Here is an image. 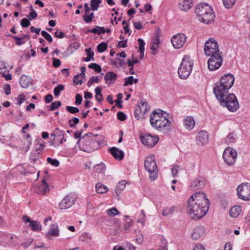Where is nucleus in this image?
Segmentation results:
<instances>
[{
  "mask_svg": "<svg viewBox=\"0 0 250 250\" xmlns=\"http://www.w3.org/2000/svg\"><path fill=\"white\" fill-rule=\"evenodd\" d=\"M97 136L92 133H87L78 140L77 144L81 150L90 153L98 149L100 144L96 140Z\"/></svg>",
  "mask_w": 250,
  "mask_h": 250,
  "instance_id": "obj_4",
  "label": "nucleus"
},
{
  "mask_svg": "<svg viewBox=\"0 0 250 250\" xmlns=\"http://www.w3.org/2000/svg\"><path fill=\"white\" fill-rule=\"evenodd\" d=\"M101 3V0H92L91 1V9L93 11L97 10Z\"/></svg>",
  "mask_w": 250,
  "mask_h": 250,
  "instance_id": "obj_42",
  "label": "nucleus"
},
{
  "mask_svg": "<svg viewBox=\"0 0 250 250\" xmlns=\"http://www.w3.org/2000/svg\"><path fill=\"white\" fill-rule=\"evenodd\" d=\"M222 1L226 8H230L234 4L236 0H222Z\"/></svg>",
  "mask_w": 250,
  "mask_h": 250,
  "instance_id": "obj_45",
  "label": "nucleus"
},
{
  "mask_svg": "<svg viewBox=\"0 0 250 250\" xmlns=\"http://www.w3.org/2000/svg\"><path fill=\"white\" fill-rule=\"evenodd\" d=\"M55 36L58 38L62 39L65 36V34L57 30L55 33Z\"/></svg>",
  "mask_w": 250,
  "mask_h": 250,
  "instance_id": "obj_62",
  "label": "nucleus"
},
{
  "mask_svg": "<svg viewBox=\"0 0 250 250\" xmlns=\"http://www.w3.org/2000/svg\"><path fill=\"white\" fill-rule=\"evenodd\" d=\"M41 35L49 42H52V38L51 35L45 31L41 32Z\"/></svg>",
  "mask_w": 250,
  "mask_h": 250,
  "instance_id": "obj_52",
  "label": "nucleus"
},
{
  "mask_svg": "<svg viewBox=\"0 0 250 250\" xmlns=\"http://www.w3.org/2000/svg\"><path fill=\"white\" fill-rule=\"evenodd\" d=\"M77 197L76 194L70 193L66 195L59 204L61 209H66L73 205L76 201Z\"/></svg>",
  "mask_w": 250,
  "mask_h": 250,
  "instance_id": "obj_13",
  "label": "nucleus"
},
{
  "mask_svg": "<svg viewBox=\"0 0 250 250\" xmlns=\"http://www.w3.org/2000/svg\"><path fill=\"white\" fill-rule=\"evenodd\" d=\"M106 213L109 217H114L116 215L120 214L119 211L115 207H113L107 209Z\"/></svg>",
  "mask_w": 250,
  "mask_h": 250,
  "instance_id": "obj_36",
  "label": "nucleus"
},
{
  "mask_svg": "<svg viewBox=\"0 0 250 250\" xmlns=\"http://www.w3.org/2000/svg\"><path fill=\"white\" fill-rule=\"evenodd\" d=\"M79 239L81 241L90 245L92 240V236L87 232H84L80 235Z\"/></svg>",
  "mask_w": 250,
  "mask_h": 250,
  "instance_id": "obj_26",
  "label": "nucleus"
},
{
  "mask_svg": "<svg viewBox=\"0 0 250 250\" xmlns=\"http://www.w3.org/2000/svg\"><path fill=\"white\" fill-rule=\"evenodd\" d=\"M64 88V85L62 84H59L54 89V94L55 96H58L61 91L63 90Z\"/></svg>",
  "mask_w": 250,
  "mask_h": 250,
  "instance_id": "obj_46",
  "label": "nucleus"
},
{
  "mask_svg": "<svg viewBox=\"0 0 250 250\" xmlns=\"http://www.w3.org/2000/svg\"><path fill=\"white\" fill-rule=\"evenodd\" d=\"M117 78V75L112 71L108 72L104 76V80L106 83H113Z\"/></svg>",
  "mask_w": 250,
  "mask_h": 250,
  "instance_id": "obj_24",
  "label": "nucleus"
},
{
  "mask_svg": "<svg viewBox=\"0 0 250 250\" xmlns=\"http://www.w3.org/2000/svg\"><path fill=\"white\" fill-rule=\"evenodd\" d=\"M234 80L233 75L230 73L225 74L222 76L219 83H217L213 88L214 95L220 96L222 92H228L229 89L233 85Z\"/></svg>",
  "mask_w": 250,
  "mask_h": 250,
  "instance_id": "obj_6",
  "label": "nucleus"
},
{
  "mask_svg": "<svg viewBox=\"0 0 250 250\" xmlns=\"http://www.w3.org/2000/svg\"><path fill=\"white\" fill-rule=\"evenodd\" d=\"M146 221V215L144 210H142L140 212L139 219L137 220L138 223H141L143 225H144Z\"/></svg>",
  "mask_w": 250,
  "mask_h": 250,
  "instance_id": "obj_47",
  "label": "nucleus"
},
{
  "mask_svg": "<svg viewBox=\"0 0 250 250\" xmlns=\"http://www.w3.org/2000/svg\"><path fill=\"white\" fill-rule=\"evenodd\" d=\"M105 166L104 163L97 164L95 165L94 167L95 171L98 173L104 172L105 170Z\"/></svg>",
  "mask_w": 250,
  "mask_h": 250,
  "instance_id": "obj_38",
  "label": "nucleus"
},
{
  "mask_svg": "<svg viewBox=\"0 0 250 250\" xmlns=\"http://www.w3.org/2000/svg\"><path fill=\"white\" fill-rule=\"evenodd\" d=\"M205 186L204 181L203 180H195L191 185L193 189H197L198 188H202Z\"/></svg>",
  "mask_w": 250,
  "mask_h": 250,
  "instance_id": "obj_34",
  "label": "nucleus"
},
{
  "mask_svg": "<svg viewBox=\"0 0 250 250\" xmlns=\"http://www.w3.org/2000/svg\"><path fill=\"white\" fill-rule=\"evenodd\" d=\"M30 137H31V136L29 134H27L26 135V138L27 139H29L28 140H27V146L26 147H23V149L25 150V151H27L29 148H30V146H31V140L30 139Z\"/></svg>",
  "mask_w": 250,
  "mask_h": 250,
  "instance_id": "obj_59",
  "label": "nucleus"
},
{
  "mask_svg": "<svg viewBox=\"0 0 250 250\" xmlns=\"http://www.w3.org/2000/svg\"><path fill=\"white\" fill-rule=\"evenodd\" d=\"M221 105L225 106L231 112H235L239 107V103L235 95L233 93L222 92L220 96L215 95Z\"/></svg>",
  "mask_w": 250,
  "mask_h": 250,
  "instance_id": "obj_5",
  "label": "nucleus"
},
{
  "mask_svg": "<svg viewBox=\"0 0 250 250\" xmlns=\"http://www.w3.org/2000/svg\"><path fill=\"white\" fill-rule=\"evenodd\" d=\"M88 67L91 69H93L95 71L98 72H100L102 70L101 67L95 63H92L88 65Z\"/></svg>",
  "mask_w": 250,
  "mask_h": 250,
  "instance_id": "obj_50",
  "label": "nucleus"
},
{
  "mask_svg": "<svg viewBox=\"0 0 250 250\" xmlns=\"http://www.w3.org/2000/svg\"><path fill=\"white\" fill-rule=\"evenodd\" d=\"M85 52L87 54V57L86 58L84 59V61L89 62L91 60H94V58L93 57L94 52L91 51V48H86L85 49Z\"/></svg>",
  "mask_w": 250,
  "mask_h": 250,
  "instance_id": "obj_39",
  "label": "nucleus"
},
{
  "mask_svg": "<svg viewBox=\"0 0 250 250\" xmlns=\"http://www.w3.org/2000/svg\"><path fill=\"white\" fill-rule=\"evenodd\" d=\"M208 134L205 130L199 131L196 136V143L199 146H203L208 143Z\"/></svg>",
  "mask_w": 250,
  "mask_h": 250,
  "instance_id": "obj_17",
  "label": "nucleus"
},
{
  "mask_svg": "<svg viewBox=\"0 0 250 250\" xmlns=\"http://www.w3.org/2000/svg\"><path fill=\"white\" fill-rule=\"evenodd\" d=\"M126 184V182L125 180H122L118 183L115 190L117 195H119L121 191L125 189Z\"/></svg>",
  "mask_w": 250,
  "mask_h": 250,
  "instance_id": "obj_33",
  "label": "nucleus"
},
{
  "mask_svg": "<svg viewBox=\"0 0 250 250\" xmlns=\"http://www.w3.org/2000/svg\"><path fill=\"white\" fill-rule=\"evenodd\" d=\"M31 82V79L30 77L25 75H22L20 80V84L23 88H27L29 86Z\"/></svg>",
  "mask_w": 250,
  "mask_h": 250,
  "instance_id": "obj_28",
  "label": "nucleus"
},
{
  "mask_svg": "<svg viewBox=\"0 0 250 250\" xmlns=\"http://www.w3.org/2000/svg\"><path fill=\"white\" fill-rule=\"evenodd\" d=\"M235 140V139L233 134L230 133L226 137L225 139V142L226 144L229 145L234 143Z\"/></svg>",
  "mask_w": 250,
  "mask_h": 250,
  "instance_id": "obj_43",
  "label": "nucleus"
},
{
  "mask_svg": "<svg viewBox=\"0 0 250 250\" xmlns=\"http://www.w3.org/2000/svg\"><path fill=\"white\" fill-rule=\"evenodd\" d=\"M107 47V43L104 42H102L97 45V49L99 52L102 53L106 49Z\"/></svg>",
  "mask_w": 250,
  "mask_h": 250,
  "instance_id": "obj_44",
  "label": "nucleus"
},
{
  "mask_svg": "<svg viewBox=\"0 0 250 250\" xmlns=\"http://www.w3.org/2000/svg\"><path fill=\"white\" fill-rule=\"evenodd\" d=\"M109 151L116 159L119 160L123 159L124 155L123 151L113 147L109 149Z\"/></svg>",
  "mask_w": 250,
  "mask_h": 250,
  "instance_id": "obj_25",
  "label": "nucleus"
},
{
  "mask_svg": "<svg viewBox=\"0 0 250 250\" xmlns=\"http://www.w3.org/2000/svg\"><path fill=\"white\" fill-rule=\"evenodd\" d=\"M186 40L187 37L184 34L178 33L172 37L171 42L175 48L178 49L185 44Z\"/></svg>",
  "mask_w": 250,
  "mask_h": 250,
  "instance_id": "obj_15",
  "label": "nucleus"
},
{
  "mask_svg": "<svg viewBox=\"0 0 250 250\" xmlns=\"http://www.w3.org/2000/svg\"><path fill=\"white\" fill-rule=\"evenodd\" d=\"M22 219L25 222L30 223L29 226L31 227V229L33 231H39L41 229L42 226L38 221H31L30 218L27 216H23Z\"/></svg>",
  "mask_w": 250,
  "mask_h": 250,
  "instance_id": "obj_19",
  "label": "nucleus"
},
{
  "mask_svg": "<svg viewBox=\"0 0 250 250\" xmlns=\"http://www.w3.org/2000/svg\"><path fill=\"white\" fill-rule=\"evenodd\" d=\"M179 169V167L178 166H174L171 168V172L173 177H175L177 175L178 170Z\"/></svg>",
  "mask_w": 250,
  "mask_h": 250,
  "instance_id": "obj_60",
  "label": "nucleus"
},
{
  "mask_svg": "<svg viewBox=\"0 0 250 250\" xmlns=\"http://www.w3.org/2000/svg\"><path fill=\"white\" fill-rule=\"evenodd\" d=\"M133 83V77L132 76H129L128 77L125 78V83L124 86H125L128 85L132 84Z\"/></svg>",
  "mask_w": 250,
  "mask_h": 250,
  "instance_id": "obj_55",
  "label": "nucleus"
},
{
  "mask_svg": "<svg viewBox=\"0 0 250 250\" xmlns=\"http://www.w3.org/2000/svg\"><path fill=\"white\" fill-rule=\"evenodd\" d=\"M138 42L139 44V51L140 52V58L143 59L144 56L145 42L142 39H139Z\"/></svg>",
  "mask_w": 250,
  "mask_h": 250,
  "instance_id": "obj_35",
  "label": "nucleus"
},
{
  "mask_svg": "<svg viewBox=\"0 0 250 250\" xmlns=\"http://www.w3.org/2000/svg\"><path fill=\"white\" fill-rule=\"evenodd\" d=\"M37 13L35 11L33 12H30L29 15L27 16V17L30 20H32V19H35L37 17Z\"/></svg>",
  "mask_w": 250,
  "mask_h": 250,
  "instance_id": "obj_63",
  "label": "nucleus"
},
{
  "mask_svg": "<svg viewBox=\"0 0 250 250\" xmlns=\"http://www.w3.org/2000/svg\"><path fill=\"white\" fill-rule=\"evenodd\" d=\"M96 190L98 193L104 194L108 190V188L103 184L98 183L96 185Z\"/></svg>",
  "mask_w": 250,
  "mask_h": 250,
  "instance_id": "obj_31",
  "label": "nucleus"
},
{
  "mask_svg": "<svg viewBox=\"0 0 250 250\" xmlns=\"http://www.w3.org/2000/svg\"><path fill=\"white\" fill-rule=\"evenodd\" d=\"M21 24L23 27H27L29 26L30 22L28 19L26 18H23L21 21Z\"/></svg>",
  "mask_w": 250,
  "mask_h": 250,
  "instance_id": "obj_58",
  "label": "nucleus"
},
{
  "mask_svg": "<svg viewBox=\"0 0 250 250\" xmlns=\"http://www.w3.org/2000/svg\"><path fill=\"white\" fill-rule=\"evenodd\" d=\"M0 74L7 81L12 79L11 75L8 72L5 63L2 62H0Z\"/></svg>",
  "mask_w": 250,
  "mask_h": 250,
  "instance_id": "obj_21",
  "label": "nucleus"
},
{
  "mask_svg": "<svg viewBox=\"0 0 250 250\" xmlns=\"http://www.w3.org/2000/svg\"><path fill=\"white\" fill-rule=\"evenodd\" d=\"M66 109L67 110V111L69 112L70 113L72 114H75L79 112V108L76 107L71 106H66Z\"/></svg>",
  "mask_w": 250,
  "mask_h": 250,
  "instance_id": "obj_53",
  "label": "nucleus"
},
{
  "mask_svg": "<svg viewBox=\"0 0 250 250\" xmlns=\"http://www.w3.org/2000/svg\"><path fill=\"white\" fill-rule=\"evenodd\" d=\"M204 52L206 55L209 57L222 54L219 49L217 42L212 38L206 42L204 46Z\"/></svg>",
  "mask_w": 250,
  "mask_h": 250,
  "instance_id": "obj_9",
  "label": "nucleus"
},
{
  "mask_svg": "<svg viewBox=\"0 0 250 250\" xmlns=\"http://www.w3.org/2000/svg\"><path fill=\"white\" fill-rule=\"evenodd\" d=\"M191 1L190 0H183L179 3V8L183 11H187L191 7Z\"/></svg>",
  "mask_w": 250,
  "mask_h": 250,
  "instance_id": "obj_27",
  "label": "nucleus"
},
{
  "mask_svg": "<svg viewBox=\"0 0 250 250\" xmlns=\"http://www.w3.org/2000/svg\"><path fill=\"white\" fill-rule=\"evenodd\" d=\"M47 161L48 163L54 167H58L59 165V161L56 159H53L50 157L47 158Z\"/></svg>",
  "mask_w": 250,
  "mask_h": 250,
  "instance_id": "obj_54",
  "label": "nucleus"
},
{
  "mask_svg": "<svg viewBox=\"0 0 250 250\" xmlns=\"http://www.w3.org/2000/svg\"><path fill=\"white\" fill-rule=\"evenodd\" d=\"M62 104L60 101H56L51 103L50 107V110L53 111L60 107Z\"/></svg>",
  "mask_w": 250,
  "mask_h": 250,
  "instance_id": "obj_49",
  "label": "nucleus"
},
{
  "mask_svg": "<svg viewBox=\"0 0 250 250\" xmlns=\"http://www.w3.org/2000/svg\"><path fill=\"white\" fill-rule=\"evenodd\" d=\"M149 110V106L145 101L142 100L136 107L134 114L137 120H143L145 118V114Z\"/></svg>",
  "mask_w": 250,
  "mask_h": 250,
  "instance_id": "obj_11",
  "label": "nucleus"
},
{
  "mask_svg": "<svg viewBox=\"0 0 250 250\" xmlns=\"http://www.w3.org/2000/svg\"><path fill=\"white\" fill-rule=\"evenodd\" d=\"M145 167L150 174L149 179L154 181L157 177V167L154 155H151L146 157L145 161Z\"/></svg>",
  "mask_w": 250,
  "mask_h": 250,
  "instance_id": "obj_8",
  "label": "nucleus"
},
{
  "mask_svg": "<svg viewBox=\"0 0 250 250\" xmlns=\"http://www.w3.org/2000/svg\"><path fill=\"white\" fill-rule=\"evenodd\" d=\"M239 198L244 201L250 200V184L248 183L240 184L237 188Z\"/></svg>",
  "mask_w": 250,
  "mask_h": 250,
  "instance_id": "obj_10",
  "label": "nucleus"
},
{
  "mask_svg": "<svg viewBox=\"0 0 250 250\" xmlns=\"http://www.w3.org/2000/svg\"><path fill=\"white\" fill-rule=\"evenodd\" d=\"M142 143L149 147L154 146L159 140L157 136H153L150 134H145L140 137Z\"/></svg>",
  "mask_w": 250,
  "mask_h": 250,
  "instance_id": "obj_16",
  "label": "nucleus"
},
{
  "mask_svg": "<svg viewBox=\"0 0 250 250\" xmlns=\"http://www.w3.org/2000/svg\"><path fill=\"white\" fill-rule=\"evenodd\" d=\"M125 217L127 219H126L125 221L124 225V228L125 230H128L132 226L133 224V221L129 218L128 219V216L127 215H125Z\"/></svg>",
  "mask_w": 250,
  "mask_h": 250,
  "instance_id": "obj_40",
  "label": "nucleus"
},
{
  "mask_svg": "<svg viewBox=\"0 0 250 250\" xmlns=\"http://www.w3.org/2000/svg\"><path fill=\"white\" fill-rule=\"evenodd\" d=\"M45 236L49 240H52L53 237H57L60 236V230L57 223H54L50 225L49 229Z\"/></svg>",
  "mask_w": 250,
  "mask_h": 250,
  "instance_id": "obj_18",
  "label": "nucleus"
},
{
  "mask_svg": "<svg viewBox=\"0 0 250 250\" xmlns=\"http://www.w3.org/2000/svg\"><path fill=\"white\" fill-rule=\"evenodd\" d=\"M205 229L203 227L199 226L196 227L192 234L193 239L197 240L205 234Z\"/></svg>",
  "mask_w": 250,
  "mask_h": 250,
  "instance_id": "obj_23",
  "label": "nucleus"
},
{
  "mask_svg": "<svg viewBox=\"0 0 250 250\" xmlns=\"http://www.w3.org/2000/svg\"><path fill=\"white\" fill-rule=\"evenodd\" d=\"M223 56L222 54L210 57L208 61V67L209 70L214 71L218 69L222 65Z\"/></svg>",
  "mask_w": 250,
  "mask_h": 250,
  "instance_id": "obj_12",
  "label": "nucleus"
},
{
  "mask_svg": "<svg viewBox=\"0 0 250 250\" xmlns=\"http://www.w3.org/2000/svg\"><path fill=\"white\" fill-rule=\"evenodd\" d=\"M51 137H53L54 138L52 141V144H55L56 140L55 138L56 137H61L63 136L62 131L58 128H56L53 131H52L50 134Z\"/></svg>",
  "mask_w": 250,
  "mask_h": 250,
  "instance_id": "obj_30",
  "label": "nucleus"
},
{
  "mask_svg": "<svg viewBox=\"0 0 250 250\" xmlns=\"http://www.w3.org/2000/svg\"><path fill=\"white\" fill-rule=\"evenodd\" d=\"M94 18L93 13H91L89 14V13H85L83 17L84 21L86 23H90L92 21L93 18Z\"/></svg>",
  "mask_w": 250,
  "mask_h": 250,
  "instance_id": "obj_41",
  "label": "nucleus"
},
{
  "mask_svg": "<svg viewBox=\"0 0 250 250\" xmlns=\"http://www.w3.org/2000/svg\"><path fill=\"white\" fill-rule=\"evenodd\" d=\"M118 119L122 121H125L126 118V115L121 111H119L117 113Z\"/></svg>",
  "mask_w": 250,
  "mask_h": 250,
  "instance_id": "obj_61",
  "label": "nucleus"
},
{
  "mask_svg": "<svg viewBox=\"0 0 250 250\" xmlns=\"http://www.w3.org/2000/svg\"><path fill=\"white\" fill-rule=\"evenodd\" d=\"M223 158L227 165H232L234 163L237 158L236 151L234 149L228 147L224 151Z\"/></svg>",
  "mask_w": 250,
  "mask_h": 250,
  "instance_id": "obj_14",
  "label": "nucleus"
},
{
  "mask_svg": "<svg viewBox=\"0 0 250 250\" xmlns=\"http://www.w3.org/2000/svg\"><path fill=\"white\" fill-rule=\"evenodd\" d=\"M198 20L202 22L208 24L214 20L215 15L211 7L206 3L198 4L195 9Z\"/></svg>",
  "mask_w": 250,
  "mask_h": 250,
  "instance_id": "obj_3",
  "label": "nucleus"
},
{
  "mask_svg": "<svg viewBox=\"0 0 250 250\" xmlns=\"http://www.w3.org/2000/svg\"><path fill=\"white\" fill-rule=\"evenodd\" d=\"M209 207V200L203 192H198L190 197L188 201L187 210L190 217L199 219L205 216Z\"/></svg>",
  "mask_w": 250,
  "mask_h": 250,
  "instance_id": "obj_1",
  "label": "nucleus"
},
{
  "mask_svg": "<svg viewBox=\"0 0 250 250\" xmlns=\"http://www.w3.org/2000/svg\"><path fill=\"white\" fill-rule=\"evenodd\" d=\"M26 37H27V36L25 35L22 38H20V37H18L17 36H14V37H13V38L15 40L16 44H17L18 45H21L24 43L23 40Z\"/></svg>",
  "mask_w": 250,
  "mask_h": 250,
  "instance_id": "obj_51",
  "label": "nucleus"
},
{
  "mask_svg": "<svg viewBox=\"0 0 250 250\" xmlns=\"http://www.w3.org/2000/svg\"><path fill=\"white\" fill-rule=\"evenodd\" d=\"M241 212V208L239 206L232 207L229 210V214L232 217H237Z\"/></svg>",
  "mask_w": 250,
  "mask_h": 250,
  "instance_id": "obj_29",
  "label": "nucleus"
},
{
  "mask_svg": "<svg viewBox=\"0 0 250 250\" xmlns=\"http://www.w3.org/2000/svg\"><path fill=\"white\" fill-rule=\"evenodd\" d=\"M100 82L98 76H92L88 81L87 86L90 87L94 83H98Z\"/></svg>",
  "mask_w": 250,
  "mask_h": 250,
  "instance_id": "obj_48",
  "label": "nucleus"
},
{
  "mask_svg": "<svg viewBox=\"0 0 250 250\" xmlns=\"http://www.w3.org/2000/svg\"><path fill=\"white\" fill-rule=\"evenodd\" d=\"M183 121L184 126L187 129L191 130L195 126V122L192 116H186Z\"/></svg>",
  "mask_w": 250,
  "mask_h": 250,
  "instance_id": "obj_22",
  "label": "nucleus"
},
{
  "mask_svg": "<svg viewBox=\"0 0 250 250\" xmlns=\"http://www.w3.org/2000/svg\"><path fill=\"white\" fill-rule=\"evenodd\" d=\"M79 123V119L78 118L74 117L72 119L70 120L69 121V126L71 127H73Z\"/></svg>",
  "mask_w": 250,
  "mask_h": 250,
  "instance_id": "obj_56",
  "label": "nucleus"
},
{
  "mask_svg": "<svg viewBox=\"0 0 250 250\" xmlns=\"http://www.w3.org/2000/svg\"><path fill=\"white\" fill-rule=\"evenodd\" d=\"M36 192L39 194L44 195L49 191V186L44 179L42 181L41 184L36 188Z\"/></svg>",
  "mask_w": 250,
  "mask_h": 250,
  "instance_id": "obj_20",
  "label": "nucleus"
},
{
  "mask_svg": "<svg viewBox=\"0 0 250 250\" xmlns=\"http://www.w3.org/2000/svg\"><path fill=\"white\" fill-rule=\"evenodd\" d=\"M104 27H100L99 26H96L92 30H88V32H91L94 34H97L98 35H100L101 34H104Z\"/></svg>",
  "mask_w": 250,
  "mask_h": 250,
  "instance_id": "obj_37",
  "label": "nucleus"
},
{
  "mask_svg": "<svg viewBox=\"0 0 250 250\" xmlns=\"http://www.w3.org/2000/svg\"><path fill=\"white\" fill-rule=\"evenodd\" d=\"M193 62L190 57L185 55L182 59L178 73L179 77L182 79H187L190 75L193 67Z\"/></svg>",
  "mask_w": 250,
  "mask_h": 250,
  "instance_id": "obj_7",
  "label": "nucleus"
},
{
  "mask_svg": "<svg viewBox=\"0 0 250 250\" xmlns=\"http://www.w3.org/2000/svg\"><path fill=\"white\" fill-rule=\"evenodd\" d=\"M192 250H205L204 246L201 244L195 245Z\"/></svg>",
  "mask_w": 250,
  "mask_h": 250,
  "instance_id": "obj_64",
  "label": "nucleus"
},
{
  "mask_svg": "<svg viewBox=\"0 0 250 250\" xmlns=\"http://www.w3.org/2000/svg\"><path fill=\"white\" fill-rule=\"evenodd\" d=\"M159 239L160 242L158 245L159 250H167V242L166 239L163 237H160Z\"/></svg>",
  "mask_w": 250,
  "mask_h": 250,
  "instance_id": "obj_32",
  "label": "nucleus"
},
{
  "mask_svg": "<svg viewBox=\"0 0 250 250\" xmlns=\"http://www.w3.org/2000/svg\"><path fill=\"white\" fill-rule=\"evenodd\" d=\"M150 123L155 129L161 131H167L170 129L171 122L165 116L163 112L159 110L153 112L150 117Z\"/></svg>",
  "mask_w": 250,
  "mask_h": 250,
  "instance_id": "obj_2",
  "label": "nucleus"
},
{
  "mask_svg": "<svg viewBox=\"0 0 250 250\" xmlns=\"http://www.w3.org/2000/svg\"><path fill=\"white\" fill-rule=\"evenodd\" d=\"M17 100L18 101L17 104L21 105V104L25 100V96L23 94H21L18 95Z\"/></svg>",
  "mask_w": 250,
  "mask_h": 250,
  "instance_id": "obj_57",
  "label": "nucleus"
}]
</instances>
